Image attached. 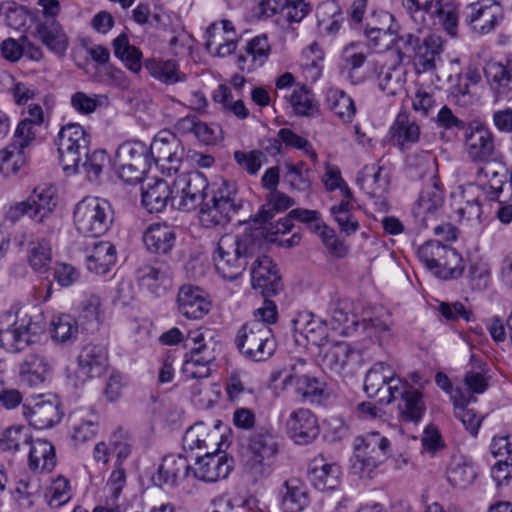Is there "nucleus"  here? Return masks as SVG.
I'll return each mask as SVG.
<instances>
[{
	"label": "nucleus",
	"instance_id": "1",
	"mask_svg": "<svg viewBox=\"0 0 512 512\" xmlns=\"http://www.w3.org/2000/svg\"><path fill=\"white\" fill-rule=\"evenodd\" d=\"M171 206L191 211L200 206L199 219L205 227L228 223L242 207L234 183L218 179L211 183L201 172L178 175L172 183Z\"/></svg>",
	"mask_w": 512,
	"mask_h": 512
},
{
	"label": "nucleus",
	"instance_id": "2",
	"mask_svg": "<svg viewBox=\"0 0 512 512\" xmlns=\"http://www.w3.org/2000/svg\"><path fill=\"white\" fill-rule=\"evenodd\" d=\"M256 249L257 242L252 234L222 236L213 255L216 271L224 279L238 278L245 271L248 259L254 256Z\"/></svg>",
	"mask_w": 512,
	"mask_h": 512
},
{
	"label": "nucleus",
	"instance_id": "3",
	"mask_svg": "<svg viewBox=\"0 0 512 512\" xmlns=\"http://www.w3.org/2000/svg\"><path fill=\"white\" fill-rule=\"evenodd\" d=\"M402 5L416 23L417 29L428 26L429 20L438 23L451 35L455 36L458 25V8L450 0H402Z\"/></svg>",
	"mask_w": 512,
	"mask_h": 512
},
{
	"label": "nucleus",
	"instance_id": "4",
	"mask_svg": "<svg viewBox=\"0 0 512 512\" xmlns=\"http://www.w3.org/2000/svg\"><path fill=\"white\" fill-rule=\"evenodd\" d=\"M235 343L246 358L257 362L269 359L277 346L271 327L258 319L245 323L238 330Z\"/></svg>",
	"mask_w": 512,
	"mask_h": 512
},
{
	"label": "nucleus",
	"instance_id": "5",
	"mask_svg": "<svg viewBox=\"0 0 512 512\" xmlns=\"http://www.w3.org/2000/svg\"><path fill=\"white\" fill-rule=\"evenodd\" d=\"M418 257L427 269L443 280L457 279L464 270L461 255L437 240H430L421 245Z\"/></svg>",
	"mask_w": 512,
	"mask_h": 512
},
{
	"label": "nucleus",
	"instance_id": "6",
	"mask_svg": "<svg viewBox=\"0 0 512 512\" xmlns=\"http://www.w3.org/2000/svg\"><path fill=\"white\" fill-rule=\"evenodd\" d=\"M113 222L110 204L100 198H86L74 210V225L77 231L87 237L105 234Z\"/></svg>",
	"mask_w": 512,
	"mask_h": 512
},
{
	"label": "nucleus",
	"instance_id": "7",
	"mask_svg": "<svg viewBox=\"0 0 512 512\" xmlns=\"http://www.w3.org/2000/svg\"><path fill=\"white\" fill-rule=\"evenodd\" d=\"M149 148L143 142L130 141L121 144L115 155L114 167L118 177L126 183L142 180L150 166Z\"/></svg>",
	"mask_w": 512,
	"mask_h": 512
},
{
	"label": "nucleus",
	"instance_id": "8",
	"mask_svg": "<svg viewBox=\"0 0 512 512\" xmlns=\"http://www.w3.org/2000/svg\"><path fill=\"white\" fill-rule=\"evenodd\" d=\"M277 436L270 427H257L249 441V467L255 478L267 477L278 454Z\"/></svg>",
	"mask_w": 512,
	"mask_h": 512
},
{
	"label": "nucleus",
	"instance_id": "9",
	"mask_svg": "<svg viewBox=\"0 0 512 512\" xmlns=\"http://www.w3.org/2000/svg\"><path fill=\"white\" fill-rule=\"evenodd\" d=\"M90 136L78 123L63 126L58 133L57 145L63 170L67 174L78 172L82 154H86Z\"/></svg>",
	"mask_w": 512,
	"mask_h": 512
},
{
	"label": "nucleus",
	"instance_id": "10",
	"mask_svg": "<svg viewBox=\"0 0 512 512\" xmlns=\"http://www.w3.org/2000/svg\"><path fill=\"white\" fill-rule=\"evenodd\" d=\"M501 192V180H496L489 186L469 183L462 187L461 197L463 204L458 209L460 221L462 223L467 221L476 229H479L482 216V204L486 200H496Z\"/></svg>",
	"mask_w": 512,
	"mask_h": 512
},
{
	"label": "nucleus",
	"instance_id": "11",
	"mask_svg": "<svg viewBox=\"0 0 512 512\" xmlns=\"http://www.w3.org/2000/svg\"><path fill=\"white\" fill-rule=\"evenodd\" d=\"M403 387L404 382L396 376L395 370L388 363L377 362L366 373L365 392L369 397H378L382 404H390Z\"/></svg>",
	"mask_w": 512,
	"mask_h": 512
},
{
	"label": "nucleus",
	"instance_id": "12",
	"mask_svg": "<svg viewBox=\"0 0 512 512\" xmlns=\"http://www.w3.org/2000/svg\"><path fill=\"white\" fill-rule=\"evenodd\" d=\"M354 450L360 470L370 476L387 459L390 441L379 432H369L355 438Z\"/></svg>",
	"mask_w": 512,
	"mask_h": 512
},
{
	"label": "nucleus",
	"instance_id": "13",
	"mask_svg": "<svg viewBox=\"0 0 512 512\" xmlns=\"http://www.w3.org/2000/svg\"><path fill=\"white\" fill-rule=\"evenodd\" d=\"M463 20L474 34L487 35L503 20V9L497 0H477L465 7Z\"/></svg>",
	"mask_w": 512,
	"mask_h": 512
},
{
	"label": "nucleus",
	"instance_id": "14",
	"mask_svg": "<svg viewBox=\"0 0 512 512\" xmlns=\"http://www.w3.org/2000/svg\"><path fill=\"white\" fill-rule=\"evenodd\" d=\"M36 334L35 324L27 314L6 311L0 315V343L21 350Z\"/></svg>",
	"mask_w": 512,
	"mask_h": 512
},
{
	"label": "nucleus",
	"instance_id": "15",
	"mask_svg": "<svg viewBox=\"0 0 512 512\" xmlns=\"http://www.w3.org/2000/svg\"><path fill=\"white\" fill-rule=\"evenodd\" d=\"M283 385L285 387L294 386L295 393L310 402L318 401L325 390V384L309 374L305 359H297L290 366L288 373L283 378Z\"/></svg>",
	"mask_w": 512,
	"mask_h": 512
},
{
	"label": "nucleus",
	"instance_id": "16",
	"mask_svg": "<svg viewBox=\"0 0 512 512\" xmlns=\"http://www.w3.org/2000/svg\"><path fill=\"white\" fill-rule=\"evenodd\" d=\"M149 153L156 164H169V170L177 171L184 158L185 148L180 139L171 131L162 130L154 137Z\"/></svg>",
	"mask_w": 512,
	"mask_h": 512
},
{
	"label": "nucleus",
	"instance_id": "17",
	"mask_svg": "<svg viewBox=\"0 0 512 512\" xmlns=\"http://www.w3.org/2000/svg\"><path fill=\"white\" fill-rule=\"evenodd\" d=\"M465 145L467 155L473 162H489L495 153L493 133L482 124L469 126L465 133Z\"/></svg>",
	"mask_w": 512,
	"mask_h": 512
},
{
	"label": "nucleus",
	"instance_id": "18",
	"mask_svg": "<svg viewBox=\"0 0 512 512\" xmlns=\"http://www.w3.org/2000/svg\"><path fill=\"white\" fill-rule=\"evenodd\" d=\"M289 437L298 445H306L314 441L320 432L316 415L307 408L292 411L286 421Z\"/></svg>",
	"mask_w": 512,
	"mask_h": 512
},
{
	"label": "nucleus",
	"instance_id": "19",
	"mask_svg": "<svg viewBox=\"0 0 512 512\" xmlns=\"http://www.w3.org/2000/svg\"><path fill=\"white\" fill-rule=\"evenodd\" d=\"M77 377L81 383L100 377L108 367L107 350L100 345L86 344L77 357Z\"/></svg>",
	"mask_w": 512,
	"mask_h": 512
},
{
	"label": "nucleus",
	"instance_id": "20",
	"mask_svg": "<svg viewBox=\"0 0 512 512\" xmlns=\"http://www.w3.org/2000/svg\"><path fill=\"white\" fill-rule=\"evenodd\" d=\"M179 313L187 319H202L211 309L208 294L198 286L186 284L180 287L177 295Z\"/></svg>",
	"mask_w": 512,
	"mask_h": 512
},
{
	"label": "nucleus",
	"instance_id": "21",
	"mask_svg": "<svg viewBox=\"0 0 512 512\" xmlns=\"http://www.w3.org/2000/svg\"><path fill=\"white\" fill-rule=\"evenodd\" d=\"M251 284L264 297L275 295L281 290V280L276 265L268 256H260L252 263Z\"/></svg>",
	"mask_w": 512,
	"mask_h": 512
},
{
	"label": "nucleus",
	"instance_id": "22",
	"mask_svg": "<svg viewBox=\"0 0 512 512\" xmlns=\"http://www.w3.org/2000/svg\"><path fill=\"white\" fill-rule=\"evenodd\" d=\"M232 459L219 452H207L198 457L193 475L204 482H216L228 476L232 469Z\"/></svg>",
	"mask_w": 512,
	"mask_h": 512
},
{
	"label": "nucleus",
	"instance_id": "23",
	"mask_svg": "<svg viewBox=\"0 0 512 512\" xmlns=\"http://www.w3.org/2000/svg\"><path fill=\"white\" fill-rule=\"evenodd\" d=\"M277 499L283 512H302L310 502L307 486L298 478L285 480L278 489Z\"/></svg>",
	"mask_w": 512,
	"mask_h": 512
},
{
	"label": "nucleus",
	"instance_id": "24",
	"mask_svg": "<svg viewBox=\"0 0 512 512\" xmlns=\"http://www.w3.org/2000/svg\"><path fill=\"white\" fill-rule=\"evenodd\" d=\"M190 472V465L182 455H167L152 476L153 483L158 487H175L183 481Z\"/></svg>",
	"mask_w": 512,
	"mask_h": 512
},
{
	"label": "nucleus",
	"instance_id": "25",
	"mask_svg": "<svg viewBox=\"0 0 512 512\" xmlns=\"http://www.w3.org/2000/svg\"><path fill=\"white\" fill-rule=\"evenodd\" d=\"M270 53L271 46L267 36H255L247 42L244 52L237 55V66L243 72H252L266 63Z\"/></svg>",
	"mask_w": 512,
	"mask_h": 512
},
{
	"label": "nucleus",
	"instance_id": "26",
	"mask_svg": "<svg viewBox=\"0 0 512 512\" xmlns=\"http://www.w3.org/2000/svg\"><path fill=\"white\" fill-rule=\"evenodd\" d=\"M293 331L303 336L307 343L322 348L328 340V326L325 321L311 313L303 312L292 320Z\"/></svg>",
	"mask_w": 512,
	"mask_h": 512
},
{
	"label": "nucleus",
	"instance_id": "27",
	"mask_svg": "<svg viewBox=\"0 0 512 512\" xmlns=\"http://www.w3.org/2000/svg\"><path fill=\"white\" fill-rule=\"evenodd\" d=\"M24 417L36 429H48L60 422L62 413L56 401L40 400L33 406L24 404Z\"/></svg>",
	"mask_w": 512,
	"mask_h": 512
},
{
	"label": "nucleus",
	"instance_id": "28",
	"mask_svg": "<svg viewBox=\"0 0 512 512\" xmlns=\"http://www.w3.org/2000/svg\"><path fill=\"white\" fill-rule=\"evenodd\" d=\"M341 474L338 464L328 463L323 457H318L310 465L309 480L317 490L331 491L340 484Z\"/></svg>",
	"mask_w": 512,
	"mask_h": 512
},
{
	"label": "nucleus",
	"instance_id": "29",
	"mask_svg": "<svg viewBox=\"0 0 512 512\" xmlns=\"http://www.w3.org/2000/svg\"><path fill=\"white\" fill-rule=\"evenodd\" d=\"M172 184L162 179L148 182L141 188V203L149 213H158L171 203Z\"/></svg>",
	"mask_w": 512,
	"mask_h": 512
},
{
	"label": "nucleus",
	"instance_id": "30",
	"mask_svg": "<svg viewBox=\"0 0 512 512\" xmlns=\"http://www.w3.org/2000/svg\"><path fill=\"white\" fill-rule=\"evenodd\" d=\"M355 355V349L347 342L338 341L324 345L319 353V361L324 370L340 373Z\"/></svg>",
	"mask_w": 512,
	"mask_h": 512
},
{
	"label": "nucleus",
	"instance_id": "31",
	"mask_svg": "<svg viewBox=\"0 0 512 512\" xmlns=\"http://www.w3.org/2000/svg\"><path fill=\"white\" fill-rule=\"evenodd\" d=\"M51 370V365L45 356L31 354L19 366V379L29 387H38L43 384Z\"/></svg>",
	"mask_w": 512,
	"mask_h": 512
},
{
	"label": "nucleus",
	"instance_id": "32",
	"mask_svg": "<svg viewBox=\"0 0 512 512\" xmlns=\"http://www.w3.org/2000/svg\"><path fill=\"white\" fill-rule=\"evenodd\" d=\"M331 324L333 329H340V333L349 336L360 328L363 331L374 330L375 332L387 331L388 326L378 320L363 319L361 322L356 320L355 316L349 317L348 313L343 309L336 307L332 311Z\"/></svg>",
	"mask_w": 512,
	"mask_h": 512
},
{
	"label": "nucleus",
	"instance_id": "33",
	"mask_svg": "<svg viewBox=\"0 0 512 512\" xmlns=\"http://www.w3.org/2000/svg\"><path fill=\"white\" fill-rule=\"evenodd\" d=\"M27 199L31 206L30 219L36 223H44L57 205L55 189L52 187H36Z\"/></svg>",
	"mask_w": 512,
	"mask_h": 512
},
{
	"label": "nucleus",
	"instance_id": "34",
	"mask_svg": "<svg viewBox=\"0 0 512 512\" xmlns=\"http://www.w3.org/2000/svg\"><path fill=\"white\" fill-rule=\"evenodd\" d=\"M36 33L42 44L57 55H64L69 40L61 24L56 20H45L36 25Z\"/></svg>",
	"mask_w": 512,
	"mask_h": 512
},
{
	"label": "nucleus",
	"instance_id": "35",
	"mask_svg": "<svg viewBox=\"0 0 512 512\" xmlns=\"http://www.w3.org/2000/svg\"><path fill=\"white\" fill-rule=\"evenodd\" d=\"M175 240L174 229L166 223L150 225L143 235L147 250L155 254L168 253L173 248Z\"/></svg>",
	"mask_w": 512,
	"mask_h": 512
},
{
	"label": "nucleus",
	"instance_id": "36",
	"mask_svg": "<svg viewBox=\"0 0 512 512\" xmlns=\"http://www.w3.org/2000/svg\"><path fill=\"white\" fill-rule=\"evenodd\" d=\"M394 145L405 149L419 141L420 127L406 111H400L389 130Z\"/></svg>",
	"mask_w": 512,
	"mask_h": 512
},
{
	"label": "nucleus",
	"instance_id": "37",
	"mask_svg": "<svg viewBox=\"0 0 512 512\" xmlns=\"http://www.w3.org/2000/svg\"><path fill=\"white\" fill-rule=\"evenodd\" d=\"M117 252L115 246L108 241L96 242L86 256L89 271L96 274H106L115 265Z\"/></svg>",
	"mask_w": 512,
	"mask_h": 512
},
{
	"label": "nucleus",
	"instance_id": "38",
	"mask_svg": "<svg viewBox=\"0 0 512 512\" xmlns=\"http://www.w3.org/2000/svg\"><path fill=\"white\" fill-rule=\"evenodd\" d=\"M28 466L36 472H51L56 466L55 448L52 443L34 439L29 447Z\"/></svg>",
	"mask_w": 512,
	"mask_h": 512
},
{
	"label": "nucleus",
	"instance_id": "39",
	"mask_svg": "<svg viewBox=\"0 0 512 512\" xmlns=\"http://www.w3.org/2000/svg\"><path fill=\"white\" fill-rule=\"evenodd\" d=\"M484 74L491 89L497 95L505 94L512 89V59H507L505 63L488 61Z\"/></svg>",
	"mask_w": 512,
	"mask_h": 512
},
{
	"label": "nucleus",
	"instance_id": "40",
	"mask_svg": "<svg viewBox=\"0 0 512 512\" xmlns=\"http://www.w3.org/2000/svg\"><path fill=\"white\" fill-rule=\"evenodd\" d=\"M400 396L402 402L399 404V411L402 420L408 422H418L425 411L421 393L404 382V387L399 389L397 397Z\"/></svg>",
	"mask_w": 512,
	"mask_h": 512
},
{
	"label": "nucleus",
	"instance_id": "41",
	"mask_svg": "<svg viewBox=\"0 0 512 512\" xmlns=\"http://www.w3.org/2000/svg\"><path fill=\"white\" fill-rule=\"evenodd\" d=\"M99 416L92 409L78 410L73 415L72 439L76 443H85L93 439L98 431Z\"/></svg>",
	"mask_w": 512,
	"mask_h": 512
},
{
	"label": "nucleus",
	"instance_id": "42",
	"mask_svg": "<svg viewBox=\"0 0 512 512\" xmlns=\"http://www.w3.org/2000/svg\"><path fill=\"white\" fill-rule=\"evenodd\" d=\"M325 105L343 123H350L355 117L356 107L353 99L340 89H328Z\"/></svg>",
	"mask_w": 512,
	"mask_h": 512
},
{
	"label": "nucleus",
	"instance_id": "43",
	"mask_svg": "<svg viewBox=\"0 0 512 512\" xmlns=\"http://www.w3.org/2000/svg\"><path fill=\"white\" fill-rule=\"evenodd\" d=\"M212 351L189 352L185 355L182 373L187 379H204L211 374Z\"/></svg>",
	"mask_w": 512,
	"mask_h": 512
},
{
	"label": "nucleus",
	"instance_id": "44",
	"mask_svg": "<svg viewBox=\"0 0 512 512\" xmlns=\"http://www.w3.org/2000/svg\"><path fill=\"white\" fill-rule=\"evenodd\" d=\"M113 52L116 58L121 60L125 67L137 74L142 68V52L131 45L125 33L117 36L112 42Z\"/></svg>",
	"mask_w": 512,
	"mask_h": 512
},
{
	"label": "nucleus",
	"instance_id": "45",
	"mask_svg": "<svg viewBox=\"0 0 512 512\" xmlns=\"http://www.w3.org/2000/svg\"><path fill=\"white\" fill-rule=\"evenodd\" d=\"M357 184L369 196L375 197L384 192L389 184L383 168L375 165H366L357 177Z\"/></svg>",
	"mask_w": 512,
	"mask_h": 512
},
{
	"label": "nucleus",
	"instance_id": "46",
	"mask_svg": "<svg viewBox=\"0 0 512 512\" xmlns=\"http://www.w3.org/2000/svg\"><path fill=\"white\" fill-rule=\"evenodd\" d=\"M477 476L475 467L462 457H453L447 467L448 482L457 488L471 485Z\"/></svg>",
	"mask_w": 512,
	"mask_h": 512
},
{
	"label": "nucleus",
	"instance_id": "47",
	"mask_svg": "<svg viewBox=\"0 0 512 512\" xmlns=\"http://www.w3.org/2000/svg\"><path fill=\"white\" fill-rule=\"evenodd\" d=\"M451 399L455 408V416L471 435L476 436L481 424V418L473 410L467 408V404L473 397L457 390L455 394L451 395Z\"/></svg>",
	"mask_w": 512,
	"mask_h": 512
},
{
	"label": "nucleus",
	"instance_id": "48",
	"mask_svg": "<svg viewBox=\"0 0 512 512\" xmlns=\"http://www.w3.org/2000/svg\"><path fill=\"white\" fill-rule=\"evenodd\" d=\"M145 68L153 78L165 84H175L185 80V74L179 71L178 64L174 60L149 59L145 62Z\"/></svg>",
	"mask_w": 512,
	"mask_h": 512
},
{
	"label": "nucleus",
	"instance_id": "49",
	"mask_svg": "<svg viewBox=\"0 0 512 512\" xmlns=\"http://www.w3.org/2000/svg\"><path fill=\"white\" fill-rule=\"evenodd\" d=\"M213 100L221 106V110L235 116L239 120H244L249 116V110L240 99H234L231 90L225 85H219L213 93Z\"/></svg>",
	"mask_w": 512,
	"mask_h": 512
},
{
	"label": "nucleus",
	"instance_id": "50",
	"mask_svg": "<svg viewBox=\"0 0 512 512\" xmlns=\"http://www.w3.org/2000/svg\"><path fill=\"white\" fill-rule=\"evenodd\" d=\"M28 263L37 273H46L52 263L51 244L46 239L32 242L27 253Z\"/></svg>",
	"mask_w": 512,
	"mask_h": 512
},
{
	"label": "nucleus",
	"instance_id": "51",
	"mask_svg": "<svg viewBox=\"0 0 512 512\" xmlns=\"http://www.w3.org/2000/svg\"><path fill=\"white\" fill-rule=\"evenodd\" d=\"M405 82V71L397 65L383 68L378 74V86L388 96H395L401 93Z\"/></svg>",
	"mask_w": 512,
	"mask_h": 512
},
{
	"label": "nucleus",
	"instance_id": "52",
	"mask_svg": "<svg viewBox=\"0 0 512 512\" xmlns=\"http://www.w3.org/2000/svg\"><path fill=\"white\" fill-rule=\"evenodd\" d=\"M438 48L431 38L419 43L412 56L417 73H425L436 68Z\"/></svg>",
	"mask_w": 512,
	"mask_h": 512
},
{
	"label": "nucleus",
	"instance_id": "53",
	"mask_svg": "<svg viewBox=\"0 0 512 512\" xmlns=\"http://www.w3.org/2000/svg\"><path fill=\"white\" fill-rule=\"evenodd\" d=\"M305 61L302 64V74L306 81L314 83L322 74L324 53L317 43H312L303 52Z\"/></svg>",
	"mask_w": 512,
	"mask_h": 512
},
{
	"label": "nucleus",
	"instance_id": "54",
	"mask_svg": "<svg viewBox=\"0 0 512 512\" xmlns=\"http://www.w3.org/2000/svg\"><path fill=\"white\" fill-rule=\"evenodd\" d=\"M52 338L60 343H67L77 338V321L68 314L53 317L50 329Z\"/></svg>",
	"mask_w": 512,
	"mask_h": 512
},
{
	"label": "nucleus",
	"instance_id": "55",
	"mask_svg": "<svg viewBox=\"0 0 512 512\" xmlns=\"http://www.w3.org/2000/svg\"><path fill=\"white\" fill-rule=\"evenodd\" d=\"M34 439L28 428L23 426H13L6 429L0 439L3 450L20 451L24 447H30V443Z\"/></svg>",
	"mask_w": 512,
	"mask_h": 512
},
{
	"label": "nucleus",
	"instance_id": "56",
	"mask_svg": "<svg viewBox=\"0 0 512 512\" xmlns=\"http://www.w3.org/2000/svg\"><path fill=\"white\" fill-rule=\"evenodd\" d=\"M108 98L105 95H88L78 91L71 96L70 104L72 108L82 115L93 113L98 107L106 105Z\"/></svg>",
	"mask_w": 512,
	"mask_h": 512
},
{
	"label": "nucleus",
	"instance_id": "57",
	"mask_svg": "<svg viewBox=\"0 0 512 512\" xmlns=\"http://www.w3.org/2000/svg\"><path fill=\"white\" fill-rule=\"evenodd\" d=\"M228 37H236L232 23L229 20H222L220 23H212L205 33V49L212 53V48L219 43L225 42Z\"/></svg>",
	"mask_w": 512,
	"mask_h": 512
},
{
	"label": "nucleus",
	"instance_id": "58",
	"mask_svg": "<svg viewBox=\"0 0 512 512\" xmlns=\"http://www.w3.org/2000/svg\"><path fill=\"white\" fill-rule=\"evenodd\" d=\"M105 309L100 296H86L79 306V317L88 323L100 324L104 320Z\"/></svg>",
	"mask_w": 512,
	"mask_h": 512
},
{
	"label": "nucleus",
	"instance_id": "59",
	"mask_svg": "<svg viewBox=\"0 0 512 512\" xmlns=\"http://www.w3.org/2000/svg\"><path fill=\"white\" fill-rule=\"evenodd\" d=\"M285 177L289 186L294 190L307 191L311 187L310 169L303 161L288 164Z\"/></svg>",
	"mask_w": 512,
	"mask_h": 512
},
{
	"label": "nucleus",
	"instance_id": "60",
	"mask_svg": "<svg viewBox=\"0 0 512 512\" xmlns=\"http://www.w3.org/2000/svg\"><path fill=\"white\" fill-rule=\"evenodd\" d=\"M137 279L143 288L152 293H159L160 286L166 279V273L161 267L144 265L138 268Z\"/></svg>",
	"mask_w": 512,
	"mask_h": 512
},
{
	"label": "nucleus",
	"instance_id": "61",
	"mask_svg": "<svg viewBox=\"0 0 512 512\" xmlns=\"http://www.w3.org/2000/svg\"><path fill=\"white\" fill-rule=\"evenodd\" d=\"M70 497L69 482L62 476L54 479L45 492V498L52 508L62 506L69 501Z\"/></svg>",
	"mask_w": 512,
	"mask_h": 512
},
{
	"label": "nucleus",
	"instance_id": "62",
	"mask_svg": "<svg viewBox=\"0 0 512 512\" xmlns=\"http://www.w3.org/2000/svg\"><path fill=\"white\" fill-rule=\"evenodd\" d=\"M289 102L298 115L310 116L316 110L310 90L304 85L293 90L289 97Z\"/></svg>",
	"mask_w": 512,
	"mask_h": 512
},
{
	"label": "nucleus",
	"instance_id": "63",
	"mask_svg": "<svg viewBox=\"0 0 512 512\" xmlns=\"http://www.w3.org/2000/svg\"><path fill=\"white\" fill-rule=\"evenodd\" d=\"M293 204V199L288 195L278 190L270 192L267 196V203L263 206L261 211L264 214L263 218L268 220L272 218L276 213L287 210Z\"/></svg>",
	"mask_w": 512,
	"mask_h": 512
},
{
	"label": "nucleus",
	"instance_id": "64",
	"mask_svg": "<svg viewBox=\"0 0 512 512\" xmlns=\"http://www.w3.org/2000/svg\"><path fill=\"white\" fill-rule=\"evenodd\" d=\"M109 442L111 450L116 455V463L123 464L132 451V443L128 433L123 429H117L112 433Z\"/></svg>",
	"mask_w": 512,
	"mask_h": 512
}]
</instances>
